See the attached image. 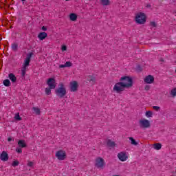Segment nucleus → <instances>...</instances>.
<instances>
[{
	"instance_id": "1",
	"label": "nucleus",
	"mask_w": 176,
	"mask_h": 176,
	"mask_svg": "<svg viewBox=\"0 0 176 176\" xmlns=\"http://www.w3.org/2000/svg\"><path fill=\"white\" fill-rule=\"evenodd\" d=\"M133 87V78L127 76L121 77L120 82H116L113 88V91L118 94H122V91H124L126 89H130Z\"/></svg>"
},
{
	"instance_id": "2",
	"label": "nucleus",
	"mask_w": 176,
	"mask_h": 176,
	"mask_svg": "<svg viewBox=\"0 0 176 176\" xmlns=\"http://www.w3.org/2000/svg\"><path fill=\"white\" fill-rule=\"evenodd\" d=\"M55 93L58 97L63 98L67 96V89L63 82H60L58 89L55 90Z\"/></svg>"
},
{
	"instance_id": "3",
	"label": "nucleus",
	"mask_w": 176,
	"mask_h": 176,
	"mask_svg": "<svg viewBox=\"0 0 176 176\" xmlns=\"http://www.w3.org/2000/svg\"><path fill=\"white\" fill-rule=\"evenodd\" d=\"M135 20L138 24H145L146 16L143 12H139L135 15Z\"/></svg>"
},
{
	"instance_id": "4",
	"label": "nucleus",
	"mask_w": 176,
	"mask_h": 176,
	"mask_svg": "<svg viewBox=\"0 0 176 176\" xmlns=\"http://www.w3.org/2000/svg\"><path fill=\"white\" fill-rule=\"evenodd\" d=\"M95 166L97 168H104L105 167V161L101 157H98L96 159Z\"/></svg>"
},
{
	"instance_id": "5",
	"label": "nucleus",
	"mask_w": 176,
	"mask_h": 176,
	"mask_svg": "<svg viewBox=\"0 0 176 176\" xmlns=\"http://www.w3.org/2000/svg\"><path fill=\"white\" fill-rule=\"evenodd\" d=\"M139 126L140 129H148L151 127V122L146 119H142L139 121Z\"/></svg>"
},
{
	"instance_id": "6",
	"label": "nucleus",
	"mask_w": 176,
	"mask_h": 176,
	"mask_svg": "<svg viewBox=\"0 0 176 176\" xmlns=\"http://www.w3.org/2000/svg\"><path fill=\"white\" fill-rule=\"evenodd\" d=\"M47 85L50 89H56V86H57V82H56V80L54 78H50L47 80Z\"/></svg>"
},
{
	"instance_id": "7",
	"label": "nucleus",
	"mask_w": 176,
	"mask_h": 176,
	"mask_svg": "<svg viewBox=\"0 0 176 176\" xmlns=\"http://www.w3.org/2000/svg\"><path fill=\"white\" fill-rule=\"evenodd\" d=\"M32 56H34V53L32 52H30L27 54V57L24 60V63L23 66V67L27 68V67L30 65V63H31V58L32 57Z\"/></svg>"
},
{
	"instance_id": "8",
	"label": "nucleus",
	"mask_w": 176,
	"mask_h": 176,
	"mask_svg": "<svg viewBox=\"0 0 176 176\" xmlns=\"http://www.w3.org/2000/svg\"><path fill=\"white\" fill-rule=\"evenodd\" d=\"M66 156L65 151L63 150H60L56 153V157H57L58 160H64Z\"/></svg>"
},
{
	"instance_id": "9",
	"label": "nucleus",
	"mask_w": 176,
	"mask_h": 176,
	"mask_svg": "<svg viewBox=\"0 0 176 176\" xmlns=\"http://www.w3.org/2000/svg\"><path fill=\"white\" fill-rule=\"evenodd\" d=\"M118 157L120 162H126L127 159H129V157L127 156V153L126 152H120L118 154Z\"/></svg>"
},
{
	"instance_id": "10",
	"label": "nucleus",
	"mask_w": 176,
	"mask_h": 176,
	"mask_svg": "<svg viewBox=\"0 0 176 176\" xmlns=\"http://www.w3.org/2000/svg\"><path fill=\"white\" fill-rule=\"evenodd\" d=\"M78 87H79V85H78V82L73 81L70 82V91L72 92L78 91Z\"/></svg>"
},
{
	"instance_id": "11",
	"label": "nucleus",
	"mask_w": 176,
	"mask_h": 176,
	"mask_svg": "<svg viewBox=\"0 0 176 176\" xmlns=\"http://www.w3.org/2000/svg\"><path fill=\"white\" fill-rule=\"evenodd\" d=\"M153 82H155V77L152 75H148L144 78V82L147 85H151Z\"/></svg>"
},
{
	"instance_id": "12",
	"label": "nucleus",
	"mask_w": 176,
	"mask_h": 176,
	"mask_svg": "<svg viewBox=\"0 0 176 176\" xmlns=\"http://www.w3.org/2000/svg\"><path fill=\"white\" fill-rule=\"evenodd\" d=\"M0 159L2 162H8L9 160V155L6 151H3L0 155Z\"/></svg>"
},
{
	"instance_id": "13",
	"label": "nucleus",
	"mask_w": 176,
	"mask_h": 176,
	"mask_svg": "<svg viewBox=\"0 0 176 176\" xmlns=\"http://www.w3.org/2000/svg\"><path fill=\"white\" fill-rule=\"evenodd\" d=\"M8 78L12 83H16L17 82V77L13 73L8 74Z\"/></svg>"
},
{
	"instance_id": "14",
	"label": "nucleus",
	"mask_w": 176,
	"mask_h": 176,
	"mask_svg": "<svg viewBox=\"0 0 176 176\" xmlns=\"http://www.w3.org/2000/svg\"><path fill=\"white\" fill-rule=\"evenodd\" d=\"M47 36V33L43 32H40L38 35V38L40 41H43V39H45Z\"/></svg>"
},
{
	"instance_id": "15",
	"label": "nucleus",
	"mask_w": 176,
	"mask_h": 176,
	"mask_svg": "<svg viewBox=\"0 0 176 176\" xmlns=\"http://www.w3.org/2000/svg\"><path fill=\"white\" fill-rule=\"evenodd\" d=\"M18 145L19 148H27V144H25V141L23 140L18 142Z\"/></svg>"
},
{
	"instance_id": "16",
	"label": "nucleus",
	"mask_w": 176,
	"mask_h": 176,
	"mask_svg": "<svg viewBox=\"0 0 176 176\" xmlns=\"http://www.w3.org/2000/svg\"><path fill=\"white\" fill-rule=\"evenodd\" d=\"M107 144L109 148H115V146H116L115 142H112L111 140H108Z\"/></svg>"
},
{
	"instance_id": "17",
	"label": "nucleus",
	"mask_w": 176,
	"mask_h": 176,
	"mask_svg": "<svg viewBox=\"0 0 176 176\" xmlns=\"http://www.w3.org/2000/svg\"><path fill=\"white\" fill-rule=\"evenodd\" d=\"M153 148L156 151H160L162 149V144L160 143H155L153 144Z\"/></svg>"
},
{
	"instance_id": "18",
	"label": "nucleus",
	"mask_w": 176,
	"mask_h": 176,
	"mask_svg": "<svg viewBox=\"0 0 176 176\" xmlns=\"http://www.w3.org/2000/svg\"><path fill=\"white\" fill-rule=\"evenodd\" d=\"M87 80H88V82H92V83H95L96 82V78L93 76H88L87 77Z\"/></svg>"
},
{
	"instance_id": "19",
	"label": "nucleus",
	"mask_w": 176,
	"mask_h": 176,
	"mask_svg": "<svg viewBox=\"0 0 176 176\" xmlns=\"http://www.w3.org/2000/svg\"><path fill=\"white\" fill-rule=\"evenodd\" d=\"M22 78H25V74L27 72V67H23L21 69Z\"/></svg>"
},
{
	"instance_id": "20",
	"label": "nucleus",
	"mask_w": 176,
	"mask_h": 176,
	"mask_svg": "<svg viewBox=\"0 0 176 176\" xmlns=\"http://www.w3.org/2000/svg\"><path fill=\"white\" fill-rule=\"evenodd\" d=\"M11 47L13 52H17V49H19V45L16 43H14L12 44Z\"/></svg>"
},
{
	"instance_id": "21",
	"label": "nucleus",
	"mask_w": 176,
	"mask_h": 176,
	"mask_svg": "<svg viewBox=\"0 0 176 176\" xmlns=\"http://www.w3.org/2000/svg\"><path fill=\"white\" fill-rule=\"evenodd\" d=\"M70 20H72V21H76V19H78V16L76 15V14H71L70 16Z\"/></svg>"
},
{
	"instance_id": "22",
	"label": "nucleus",
	"mask_w": 176,
	"mask_h": 176,
	"mask_svg": "<svg viewBox=\"0 0 176 176\" xmlns=\"http://www.w3.org/2000/svg\"><path fill=\"white\" fill-rule=\"evenodd\" d=\"M100 2L103 6H108L110 4L109 0H100Z\"/></svg>"
},
{
	"instance_id": "23",
	"label": "nucleus",
	"mask_w": 176,
	"mask_h": 176,
	"mask_svg": "<svg viewBox=\"0 0 176 176\" xmlns=\"http://www.w3.org/2000/svg\"><path fill=\"white\" fill-rule=\"evenodd\" d=\"M3 84L6 87H9V86H10V80L9 79H6L3 80Z\"/></svg>"
},
{
	"instance_id": "24",
	"label": "nucleus",
	"mask_w": 176,
	"mask_h": 176,
	"mask_svg": "<svg viewBox=\"0 0 176 176\" xmlns=\"http://www.w3.org/2000/svg\"><path fill=\"white\" fill-rule=\"evenodd\" d=\"M129 138L131 141V145H135V146H137V145H138V142H137L134 138H133L131 137H130Z\"/></svg>"
},
{
	"instance_id": "25",
	"label": "nucleus",
	"mask_w": 176,
	"mask_h": 176,
	"mask_svg": "<svg viewBox=\"0 0 176 176\" xmlns=\"http://www.w3.org/2000/svg\"><path fill=\"white\" fill-rule=\"evenodd\" d=\"M34 112L35 113L36 115H40L41 114V109L38 107H33L32 108Z\"/></svg>"
},
{
	"instance_id": "26",
	"label": "nucleus",
	"mask_w": 176,
	"mask_h": 176,
	"mask_svg": "<svg viewBox=\"0 0 176 176\" xmlns=\"http://www.w3.org/2000/svg\"><path fill=\"white\" fill-rule=\"evenodd\" d=\"M52 88L49 87V88H45V94L47 96H50L52 94Z\"/></svg>"
},
{
	"instance_id": "27",
	"label": "nucleus",
	"mask_w": 176,
	"mask_h": 176,
	"mask_svg": "<svg viewBox=\"0 0 176 176\" xmlns=\"http://www.w3.org/2000/svg\"><path fill=\"white\" fill-rule=\"evenodd\" d=\"M146 118H152L153 116V113L151 111H148L146 112Z\"/></svg>"
},
{
	"instance_id": "28",
	"label": "nucleus",
	"mask_w": 176,
	"mask_h": 176,
	"mask_svg": "<svg viewBox=\"0 0 176 176\" xmlns=\"http://www.w3.org/2000/svg\"><path fill=\"white\" fill-rule=\"evenodd\" d=\"M15 120H21V117H20V113H16L14 116Z\"/></svg>"
},
{
	"instance_id": "29",
	"label": "nucleus",
	"mask_w": 176,
	"mask_h": 176,
	"mask_svg": "<svg viewBox=\"0 0 176 176\" xmlns=\"http://www.w3.org/2000/svg\"><path fill=\"white\" fill-rule=\"evenodd\" d=\"M170 96H173V97L176 96V88H174L170 91Z\"/></svg>"
},
{
	"instance_id": "30",
	"label": "nucleus",
	"mask_w": 176,
	"mask_h": 176,
	"mask_svg": "<svg viewBox=\"0 0 176 176\" xmlns=\"http://www.w3.org/2000/svg\"><path fill=\"white\" fill-rule=\"evenodd\" d=\"M65 67H72V63L67 61L65 63Z\"/></svg>"
},
{
	"instance_id": "31",
	"label": "nucleus",
	"mask_w": 176,
	"mask_h": 176,
	"mask_svg": "<svg viewBox=\"0 0 176 176\" xmlns=\"http://www.w3.org/2000/svg\"><path fill=\"white\" fill-rule=\"evenodd\" d=\"M16 152H17L18 153H21L23 152V151L21 150V147H16Z\"/></svg>"
},
{
	"instance_id": "32",
	"label": "nucleus",
	"mask_w": 176,
	"mask_h": 176,
	"mask_svg": "<svg viewBox=\"0 0 176 176\" xmlns=\"http://www.w3.org/2000/svg\"><path fill=\"white\" fill-rule=\"evenodd\" d=\"M153 109H154V111H160V107L159 106H153Z\"/></svg>"
},
{
	"instance_id": "33",
	"label": "nucleus",
	"mask_w": 176,
	"mask_h": 176,
	"mask_svg": "<svg viewBox=\"0 0 176 176\" xmlns=\"http://www.w3.org/2000/svg\"><path fill=\"white\" fill-rule=\"evenodd\" d=\"M19 161H14L12 163L13 167H16V166H19Z\"/></svg>"
},
{
	"instance_id": "34",
	"label": "nucleus",
	"mask_w": 176,
	"mask_h": 176,
	"mask_svg": "<svg viewBox=\"0 0 176 176\" xmlns=\"http://www.w3.org/2000/svg\"><path fill=\"white\" fill-rule=\"evenodd\" d=\"M28 166L29 167H32V166H34V162H28Z\"/></svg>"
},
{
	"instance_id": "35",
	"label": "nucleus",
	"mask_w": 176,
	"mask_h": 176,
	"mask_svg": "<svg viewBox=\"0 0 176 176\" xmlns=\"http://www.w3.org/2000/svg\"><path fill=\"white\" fill-rule=\"evenodd\" d=\"M150 25H151V27H156V22L155 21L151 22Z\"/></svg>"
},
{
	"instance_id": "36",
	"label": "nucleus",
	"mask_w": 176,
	"mask_h": 176,
	"mask_svg": "<svg viewBox=\"0 0 176 176\" xmlns=\"http://www.w3.org/2000/svg\"><path fill=\"white\" fill-rule=\"evenodd\" d=\"M151 89V85H146L144 89L148 91Z\"/></svg>"
},
{
	"instance_id": "37",
	"label": "nucleus",
	"mask_w": 176,
	"mask_h": 176,
	"mask_svg": "<svg viewBox=\"0 0 176 176\" xmlns=\"http://www.w3.org/2000/svg\"><path fill=\"white\" fill-rule=\"evenodd\" d=\"M61 50L62 52H65V50H67V46L65 45L62 46Z\"/></svg>"
},
{
	"instance_id": "38",
	"label": "nucleus",
	"mask_w": 176,
	"mask_h": 176,
	"mask_svg": "<svg viewBox=\"0 0 176 176\" xmlns=\"http://www.w3.org/2000/svg\"><path fill=\"white\" fill-rule=\"evenodd\" d=\"M136 69H137L138 71H142V69L141 66H140V65H138V66H137Z\"/></svg>"
},
{
	"instance_id": "39",
	"label": "nucleus",
	"mask_w": 176,
	"mask_h": 176,
	"mask_svg": "<svg viewBox=\"0 0 176 176\" xmlns=\"http://www.w3.org/2000/svg\"><path fill=\"white\" fill-rule=\"evenodd\" d=\"M41 30H42L43 31H47V28H46V26H43V27L41 28Z\"/></svg>"
},
{
	"instance_id": "40",
	"label": "nucleus",
	"mask_w": 176,
	"mask_h": 176,
	"mask_svg": "<svg viewBox=\"0 0 176 176\" xmlns=\"http://www.w3.org/2000/svg\"><path fill=\"white\" fill-rule=\"evenodd\" d=\"M59 68H66L65 64V65H60Z\"/></svg>"
},
{
	"instance_id": "41",
	"label": "nucleus",
	"mask_w": 176,
	"mask_h": 176,
	"mask_svg": "<svg viewBox=\"0 0 176 176\" xmlns=\"http://www.w3.org/2000/svg\"><path fill=\"white\" fill-rule=\"evenodd\" d=\"M160 61L161 63H164V59L163 58H160Z\"/></svg>"
},
{
	"instance_id": "42",
	"label": "nucleus",
	"mask_w": 176,
	"mask_h": 176,
	"mask_svg": "<svg viewBox=\"0 0 176 176\" xmlns=\"http://www.w3.org/2000/svg\"><path fill=\"white\" fill-rule=\"evenodd\" d=\"M8 142H10V141H12V138H8Z\"/></svg>"
},
{
	"instance_id": "43",
	"label": "nucleus",
	"mask_w": 176,
	"mask_h": 176,
	"mask_svg": "<svg viewBox=\"0 0 176 176\" xmlns=\"http://www.w3.org/2000/svg\"><path fill=\"white\" fill-rule=\"evenodd\" d=\"M147 8H151V4H148Z\"/></svg>"
},
{
	"instance_id": "44",
	"label": "nucleus",
	"mask_w": 176,
	"mask_h": 176,
	"mask_svg": "<svg viewBox=\"0 0 176 176\" xmlns=\"http://www.w3.org/2000/svg\"><path fill=\"white\" fill-rule=\"evenodd\" d=\"M66 1H69V0H66Z\"/></svg>"
},
{
	"instance_id": "45",
	"label": "nucleus",
	"mask_w": 176,
	"mask_h": 176,
	"mask_svg": "<svg viewBox=\"0 0 176 176\" xmlns=\"http://www.w3.org/2000/svg\"><path fill=\"white\" fill-rule=\"evenodd\" d=\"M175 173H176V169H175Z\"/></svg>"
}]
</instances>
